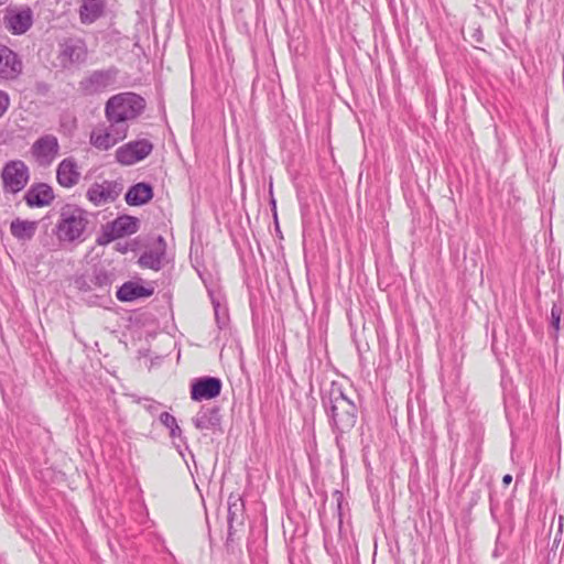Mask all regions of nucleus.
<instances>
[{
    "label": "nucleus",
    "instance_id": "1",
    "mask_svg": "<svg viewBox=\"0 0 564 564\" xmlns=\"http://www.w3.org/2000/svg\"><path fill=\"white\" fill-rule=\"evenodd\" d=\"M322 402L333 431L344 434L355 426L358 413L357 406L344 392L340 384L333 381L329 389L323 394Z\"/></svg>",
    "mask_w": 564,
    "mask_h": 564
},
{
    "label": "nucleus",
    "instance_id": "2",
    "mask_svg": "<svg viewBox=\"0 0 564 564\" xmlns=\"http://www.w3.org/2000/svg\"><path fill=\"white\" fill-rule=\"evenodd\" d=\"M145 105L144 98L135 93H119L107 100L105 116L109 123L128 133L129 122L144 111Z\"/></svg>",
    "mask_w": 564,
    "mask_h": 564
},
{
    "label": "nucleus",
    "instance_id": "3",
    "mask_svg": "<svg viewBox=\"0 0 564 564\" xmlns=\"http://www.w3.org/2000/svg\"><path fill=\"white\" fill-rule=\"evenodd\" d=\"M88 225L87 213L77 205L66 204L61 208L55 234L59 241L82 240Z\"/></svg>",
    "mask_w": 564,
    "mask_h": 564
},
{
    "label": "nucleus",
    "instance_id": "4",
    "mask_svg": "<svg viewBox=\"0 0 564 564\" xmlns=\"http://www.w3.org/2000/svg\"><path fill=\"white\" fill-rule=\"evenodd\" d=\"M118 73L116 67L94 70L78 83V90L84 96L101 94L116 84Z\"/></svg>",
    "mask_w": 564,
    "mask_h": 564
},
{
    "label": "nucleus",
    "instance_id": "5",
    "mask_svg": "<svg viewBox=\"0 0 564 564\" xmlns=\"http://www.w3.org/2000/svg\"><path fill=\"white\" fill-rule=\"evenodd\" d=\"M1 178L4 192L15 194L26 186L30 178L29 167L21 160L9 161L1 171Z\"/></svg>",
    "mask_w": 564,
    "mask_h": 564
},
{
    "label": "nucleus",
    "instance_id": "6",
    "mask_svg": "<svg viewBox=\"0 0 564 564\" xmlns=\"http://www.w3.org/2000/svg\"><path fill=\"white\" fill-rule=\"evenodd\" d=\"M30 153L40 166L47 167L58 156V139L51 133L43 134L33 142Z\"/></svg>",
    "mask_w": 564,
    "mask_h": 564
},
{
    "label": "nucleus",
    "instance_id": "7",
    "mask_svg": "<svg viewBox=\"0 0 564 564\" xmlns=\"http://www.w3.org/2000/svg\"><path fill=\"white\" fill-rule=\"evenodd\" d=\"M138 218L123 215L108 223L102 230V235L97 239L98 245H107L124 236L138 231Z\"/></svg>",
    "mask_w": 564,
    "mask_h": 564
},
{
    "label": "nucleus",
    "instance_id": "8",
    "mask_svg": "<svg viewBox=\"0 0 564 564\" xmlns=\"http://www.w3.org/2000/svg\"><path fill=\"white\" fill-rule=\"evenodd\" d=\"M3 23L12 34H24L33 24V11L28 6L8 7L4 11Z\"/></svg>",
    "mask_w": 564,
    "mask_h": 564
},
{
    "label": "nucleus",
    "instance_id": "9",
    "mask_svg": "<svg viewBox=\"0 0 564 564\" xmlns=\"http://www.w3.org/2000/svg\"><path fill=\"white\" fill-rule=\"evenodd\" d=\"M59 65L63 68H69L82 64L87 58V46L85 42L77 37L65 39L59 44L58 56Z\"/></svg>",
    "mask_w": 564,
    "mask_h": 564
},
{
    "label": "nucleus",
    "instance_id": "10",
    "mask_svg": "<svg viewBox=\"0 0 564 564\" xmlns=\"http://www.w3.org/2000/svg\"><path fill=\"white\" fill-rule=\"evenodd\" d=\"M152 150L153 144L147 139L130 141L116 150V160L121 165H133L149 156Z\"/></svg>",
    "mask_w": 564,
    "mask_h": 564
},
{
    "label": "nucleus",
    "instance_id": "11",
    "mask_svg": "<svg viewBox=\"0 0 564 564\" xmlns=\"http://www.w3.org/2000/svg\"><path fill=\"white\" fill-rule=\"evenodd\" d=\"M123 189L119 181H104L94 183L87 191V198L96 206L115 202Z\"/></svg>",
    "mask_w": 564,
    "mask_h": 564
},
{
    "label": "nucleus",
    "instance_id": "12",
    "mask_svg": "<svg viewBox=\"0 0 564 564\" xmlns=\"http://www.w3.org/2000/svg\"><path fill=\"white\" fill-rule=\"evenodd\" d=\"M127 134L123 129L109 123L108 128L94 129L90 133L89 141L96 149L106 151L126 139Z\"/></svg>",
    "mask_w": 564,
    "mask_h": 564
},
{
    "label": "nucleus",
    "instance_id": "13",
    "mask_svg": "<svg viewBox=\"0 0 564 564\" xmlns=\"http://www.w3.org/2000/svg\"><path fill=\"white\" fill-rule=\"evenodd\" d=\"M223 388V382L216 377L196 378L191 383V398L194 401L210 400L217 398Z\"/></svg>",
    "mask_w": 564,
    "mask_h": 564
},
{
    "label": "nucleus",
    "instance_id": "14",
    "mask_svg": "<svg viewBox=\"0 0 564 564\" xmlns=\"http://www.w3.org/2000/svg\"><path fill=\"white\" fill-rule=\"evenodd\" d=\"M22 62L7 45L0 44V79H15L22 73Z\"/></svg>",
    "mask_w": 564,
    "mask_h": 564
},
{
    "label": "nucleus",
    "instance_id": "15",
    "mask_svg": "<svg viewBox=\"0 0 564 564\" xmlns=\"http://www.w3.org/2000/svg\"><path fill=\"white\" fill-rule=\"evenodd\" d=\"M56 178L61 186L70 188L80 178V172L74 158H66L59 162L56 169Z\"/></svg>",
    "mask_w": 564,
    "mask_h": 564
},
{
    "label": "nucleus",
    "instance_id": "16",
    "mask_svg": "<svg viewBox=\"0 0 564 564\" xmlns=\"http://www.w3.org/2000/svg\"><path fill=\"white\" fill-rule=\"evenodd\" d=\"M53 188L45 183L32 185L24 195V200L30 207H44L54 200Z\"/></svg>",
    "mask_w": 564,
    "mask_h": 564
},
{
    "label": "nucleus",
    "instance_id": "17",
    "mask_svg": "<svg viewBox=\"0 0 564 564\" xmlns=\"http://www.w3.org/2000/svg\"><path fill=\"white\" fill-rule=\"evenodd\" d=\"M245 503L239 495L231 494L228 497V538H231L236 531V525L243 524Z\"/></svg>",
    "mask_w": 564,
    "mask_h": 564
},
{
    "label": "nucleus",
    "instance_id": "18",
    "mask_svg": "<svg viewBox=\"0 0 564 564\" xmlns=\"http://www.w3.org/2000/svg\"><path fill=\"white\" fill-rule=\"evenodd\" d=\"M153 288H145L138 282H124L117 291L116 295L120 302H132L142 297H150L153 294Z\"/></svg>",
    "mask_w": 564,
    "mask_h": 564
},
{
    "label": "nucleus",
    "instance_id": "19",
    "mask_svg": "<svg viewBox=\"0 0 564 564\" xmlns=\"http://www.w3.org/2000/svg\"><path fill=\"white\" fill-rule=\"evenodd\" d=\"M165 257V243L162 237L158 239V246L150 250L144 251L139 258V264L142 268L159 271L163 267Z\"/></svg>",
    "mask_w": 564,
    "mask_h": 564
},
{
    "label": "nucleus",
    "instance_id": "20",
    "mask_svg": "<svg viewBox=\"0 0 564 564\" xmlns=\"http://www.w3.org/2000/svg\"><path fill=\"white\" fill-rule=\"evenodd\" d=\"M153 198V187L144 182L132 185L126 193L124 199L130 206H141Z\"/></svg>",
    "mask_w": 564,
    "mask_h": 564
},
{
    "label": "nucleus",
    "instance_id": "21",
    "mask_svg": "<svg viewBox=\"0 0 564 564\" xmlns=\"http://www.w3.org/2000/svg\"><path fill=\"white\" fill-rule=\"evenodd\" d=\"M221 415L218 406L202 409L195 417L193 424L197 430H214L220 425Z\"/></svg>",
    "mask_w": 564,
    "mask_h": 564
},
{
    "label": "nucleus",
    "instance_id": "22",
    "mask_svg": "<svg viewBox=\"0 0 564 564\" xmlns=\"http://www.w3.org/2000/svg\"><path fill=\"white\" fill-rule=\"evenodd\" d=\"M105 10V0H82L79 9L80 22L91 24L98 20Z\"/></svg>",
    "mask_w": 564,
    "mask_h": 564
},
{
    "label": "nucleus",
    "instance_id": "23",
    "mask_svg": "<svg viewBox=\"0 0 564 564\" xmlns=\"http://www.w3.org/2000/svg\"><path fill=\"white\" fill-rule=\"evenodd\" d=\"M37 229V223L31 220H22L20 218H15L10 224L11 235L18 240H31Z\"/></svg>",
    "mask_w": 564,
    "mask_h": 564
},
{
    "label": "nucleus",
    "instance_id": "24",
    "mask_svg": "<svg viewBox=\"0 0 564 564\" xmlns=\"http://www.w3.org/2000/svg\"><path fill=\"white\" fill-rule=\"evenodd\" d=\"M93 275L95 281L94 285H96L97 291L101 292V295H96V297L104 296L109 293L113 282V274L102 268H95Z\"/></svg>",
    "mask_w": 564,
    "mask_h": 564
},
{
    "label": "nucleus",
    "instance_id": "25",
    "mask_svg": "<svg viewBox=\"0 0 564 564\" xmlns=\"http://www.w3.org/2000/svg\"><path fill=\"white\" fill-rule=\"evenodd\" d=\"M74 286L80 292V293H88L97 291L96 285H94V275L93 273H82L77 274L74 278Z\"/></svg>",
    "mask_w": 564,
    "mask_h": 564
},
{
    "label": "nucleus",
    "instance_id": "26",
    "mask_svg": "<svg viewBox=\"0 0 564 564\" xmlns=\"http://www.w3.org/2000/svg\"><path fill=\"white\" fill-rule=\"evenodd\" d=\"M160 422L170 430V436L172 438L181 437L182 430L177 424L175 416L169 412H162L159 417Z\"/></svg>",
    "mask_w": 564,
    "mask_h": 564
},
{
    "label": "nucleus",
    "instance_id": "27",
    "mask_svg": "<svg viewBox=\"0 0 564 564\" xmlns=\"http://www.w3.org/2000/svg\"><path fill=\"white\" fill-rule=\"evenodd\" d=\"M561 314H562V310L558 306L553 305V307L551 310V326L554 329L555 338L557 337V333L560 330Z\"/></svg>",
    "mask_w": 564,
    "mask_h": 564
},
{
    "label": "nucleus",
    "instance_id": "28",
    "mask_svg": "<svg viewBox=\"0 0 564 564\" xmlns=\"http://www.w3.org/2000/svg\"><path fill=\"white\" fill-rule=\"evenodd\" d=\"M10 107V97L7 91L0 89V118L7 112Z\"/></svg>",
    "mask_w": 564,
    "mask_h": 564
},
{
    "label": "nucleus",
    "instance_id": "29",
    "mask_svg": "<svg viewBox=\"0 0 564 564\" xmlns=\"http://www.w3.org/2000/svg\"><path fill=\"white\" fill-rule=\"evenodd\" d=\"M470 37L476 44L481 43L482 42V31L479 28L473 29L471 33H470Z\"/></svg>",
    "mask_w": 564,
    "mask_h": 564
},
{
    "label": "nucleus",
    "instance_id": "30",
    "mask_svg": "<svg viewBox=\"0 0 564 564\" xmlns=\"http://www.w3.org/2000/svg\"><path fill=\"white\" fill-rule=\"evenodd\" d=\"M213 305H214V311H215V317H216V321L218 324H220V304L215 301H213Z\"/></svg>",
    "mask_w": 564,
    "mask_h": 564
},
{
    "label": "nucleus",
    "instance_id": "31",
    "mask_svg": "<svg viewBox=\"0 0 564 564\" xmlns=\"http://www.w3.org/2000/svg\"><path fill=\"white\" fill-rule=\"evenodd\" d=\"M511 481H512V476L511 475L507 474V475L503 476L502 482H503L505 486H508Z\"/></svg>",
    "mask_w": 564,
    "mask_h": 564
},
{
    "label": "nucleus",
    "instance_id": "32",
    "mask_svg": "<svg viewBox=\"0 0 564 564\" xmlns=\"http://www.w3.org/2000/svg\"><path fill=\"white\" fill-rule=\"evenodd\" d=\"M117 250H119L120 252H126L127 251V247H123V246H120V243L117 245Z\"/></svg>",
    "mask_w": 564,
    "mask_h": 564
},
{
    "label": "nucleus",
    "instance_id": "33",
    "mask_svg": "<svg viewBox=\"0 0 564 564\" xmlns=\"http://www.w3.org/2000/svg\"><path fill=\"white\" fill-rule=\"evenodd\" d=\"M8 0H0V6L4 4Z\"/></svg>",
    "mask_w": 564,
    "mask_h": 564
}]
</instances>
